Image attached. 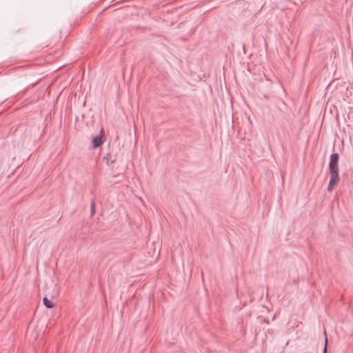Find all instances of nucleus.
Instances as JSON below:
<instances>
[{"label":"nucleus","instance_id":"nucleus-1","mask_svg":"<svg viewBox=\"0 0 353 353\" xmlns=\"http://www.w3.org/2000/svg\"><path fill=\"white\" fill-rule=\"evenodd\" d=\"M330 159L329 162V171L330 174V181L327 185V191L331 192L334 186L339 180V156H330Z\"/></svg>","mask_w":353,"mask_h":353},{"label":"nucleus","instance_id":"nucleus-2","mask_svg":"<svg viewBox=\"0 0 353 353\" xmlns=\"http://www.w3.org/2000/svg\"><path fill=\"white\" fill-rule=\"evenodd\" d=\"M103 130H101L100 134L94 137L92 139V145L94 148L101 146L103 143Z\"/></svg>","mask_w":353,"mask_h":353},{"label":"nucleus","instance_id":"nucleus-3","mask_svg":"<svg viewBox=\"0 0 353 353\" xmlns=\"http://www.w3.org/2000/svg\"><path fill=\"white\" fill-rule=\"evenodd\" d=\"M43 303L48 308H52L54 307V304L47 297L43 299Z\"/></svg>","mask_w":353,"mask_h":353},{"label":"nucleus","instance_id":"nucleus-4","mask_svg":"<svg viewBox=\"0 0 353 353\" xmlns=\"http://www.w3.org/2000/svg\"><path fill=\"white\" fill-rule=\"evenodd\" d=\"M90 210H91V216H94L95 214V203L93 200L91 201L90 203Z\"/></svg>","mask_w":353,"mask_h":353},{"label":"nucleus","instance_id":"nucleus-5","mask_svg":"<svg viewBox=\"0 0 353 353\" xmlns=\"http://www.w3.org/2000/svg\"><path fill=\"white\" fill-rule=\"evenodd\" d=\"M324 335H325V344H324V349H323V353L327 352V337L325 330H324Z\"/></svg>","mask_w":353,"mask_h":353},{"label":"nucleus","instance_id":"nucleus-6","mask_svg":"<svg viewBox=\"0 0 353 353\" xmlns=\"http://www.w3.org/2000/svg\"><path fill=\"white\" fill-rule=\"evenodd\" d=\"M112 156H104V159L108 164L109 163V161H111L112 162L115 161V159H112Z\"/></svg>","mask_w":353,"mask_h":353},{"label":"nucleus","instance_id":"nucleus-7","mask_svg":"<svg viewBox=\"0 0 353 353\" xmlns=\"http://www.w3.org/2000/svg\"><path fill=\"white\" fill-rule=\"evenodd\" d=\"M332 154L335 155V154H338V153H332Z\"/></svg>","mask_w":353,"mask_h":353}]
</instances>
